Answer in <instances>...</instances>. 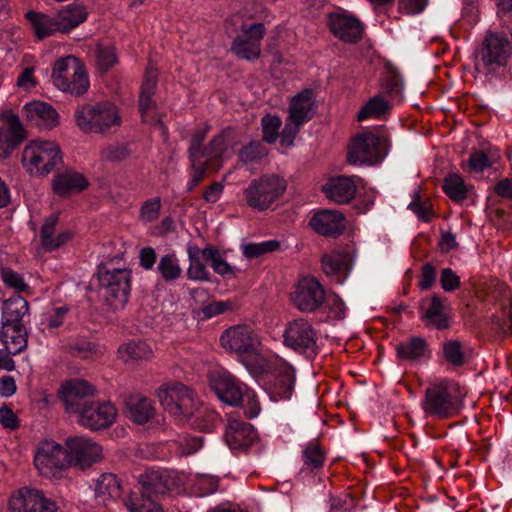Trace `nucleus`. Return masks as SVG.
<instances>
[{"label": "nucleus", "instance_id": "1a4fd4ad", "mask_svg": "<svg viewBox=\"0 0 512 512\" xmlns=\"http://www.w3.org/2000/svg\"><path fill=\"white\" fill-rule=\"evenodd\" d=\"M74 118L82 132L102 135L115 133L122 123L118 107L110 101L79 105Z\"/></svg>", "mask_w": 512, "mask_h": 512}, {"label": "nucleus", "instance_id": "ddd939ff", "mask_svg": "<svg viewBox=\"0 0 512 512\" xmlns=\"http://www.w3.org/2000/svg\"><path fill=\"white\" fill-rule=\"evenodd\" d=\"M52 80L63 92L83 95L89 88V79L78 59L72 55L58 59L53 66Z\"/></svg>", "mask_w": 512, "mask_h": 512}, {"label": "nucleus", "instance_id": "c9c22d12", "mask_svg": "<svg viewBox=\"0 0 512 512\" xmlns=\"http://www.w3.org/2000/svg\"><path fill=\"white\" fill-rule=\"evenodd\" d=\"M439 356L449 369L456 370L469 361V353L465 344L458 339H448L441 344Z\"/></svg>", "mask_w": 512, "mask_h": 512}, {"label": "nucleus", "instance_id": "423d86ee", "mask_svg": "<svg viewBox=\"0 0 512 512\" xmlns=\"http://www.w3.org/2000/svg\"><path fill=\"white\" fill-rule=\"evenodd\" d=\"M265 362L259 373L251 370L249 374L262 386L271 401L290 400L295 390V368L278 357L266 356Z\"/></svg>", "mask_w": 512, "mask_h": 512}, {"label": "nucleus", "instance_id": "0eeeda50", "mask_svg": "<svg viewBox=\"0 0 512 512\" xmlns=\"http://www.w3.org/2000/svg\"><path fill=\"white\" fill-rule=\"evenodd\" d=\"M219 341L226 351L237 355L248 372L252 370L259 373L266 364V356L259 350L258 336L249 325H235L224 330Z\"/></svg>", "mask_w": 512, "mask_h": 512}, {"label": "nucleus", "instance_id": "9d476101", "mask_svg": "<svg viewBox=\"0 0 512 512\" xmlns=\"http://www.w3.org/2000/svg\"><path fill=\"white\" fill-rule=\"evenodd\" d=\"M132 272L127 268L98 265L97 281L102 297L114 311L123 309L128 303L131 292Z\"/></svg>", "mask_w": 512, "mask_h": 512}, {"label": "nucleus", "instance_id": "f704fd0d", "mask_svg": "<svg viewBox=\"0 0 512 512\" xmlns=\"http://www.w3.org/2000/svg\"><path fill=\"white\" fill-rule=\"evenodd\" d=\"M29 312V304L19 294H15L4 302L2 324L3 327L16 328L20 331V325H24V317Z\"/></svg>", "mask_w": 512, "mask_h": 512}, {"label": "nucleus", "instance_id": "58836bf2", "mask_svg": "<svg viewBox=\"0 0 512 512\" xmlns=\"http://www.w3.org/2000/svg\"><path fill=\"white\" fill-rule=\"evenodd\" d=\"M129 512H164L160 501L140 491H131L123 500Z\"/></svg>", "mask_w": 512, "mask_h": 512}, {"label": "nucleus", "instance_id": "3c124183", "mask_svg": "<svg viewBox=\"0 0 512 512\" xmlns=\"http://www.w3.org/2000/svg\"><path fill=\"white\" fill-rule=\"evenodd\" d=\"M190 265L187 270V277L193 281H211L210 272L207 270L204 263H202L199 256V249L194 252L188 251Z\"/></svg>", "mask_w": 512, "mask_h": 512}, {"label": "nucleus", "instance_id": "72a5a7b5", "mask_svg": "<svg viewBox=\"0 0 512 512\" xmlns=\"http://www.w3.org/2000/svg\"><path fill=\"white\" fill-rule=\"evenodd\" d=\"M428 303L422 319L425 321L426 326H433L437 330H446L451 326V319L446 313L444 299L438 294L432 295L431 298H424L421 301L420 308L423 309L424 305Z\"/></svg>", "mask_w": 512, "mask_h": 512}, {"label": "nucleus", "instance_id": "4d7b16f0", "mask_svg": "<svg viewBox=\"0 0 512 512\" xmlns=\"http://www.w3.org/2000/svg\"><path fill=\"white\" fill-rule=\"evenodd\" d=\"M235 309V303L231 300L226 301H212L205 305L201 312L204 319H211L220 314L233 311Z\"/></svg>", "mask_w": 512, "mask_h": 512}, {"label": "nucleus", "instance_id": "6e6552de", "mask_svg": "<svg viewBox=\"0 0 512 512\" xmlns=\"http://www.w3.org/2000/svg\"><path fill=\"white\" fill-rule=\"evenodd\" d=\"M464 395L458 382L442 379L425 389L422 409L428 417L450 419L462 410Z\"/></svg>", "mask_w": 512, "mask_h": 512}, {"label": "nucleus", "instance_id": "aec40b11", "mask_svg": "<svg viewBox=\"0 0 512 512\" xmlns=\"http://www.w3.org/2000/svg\"><path fill=\"white\" fill-rule=\"evenodd\" d=\"M69 465L86 469L102 457L101 447L85 436H70L65 440Z\"/></svg>", "mask_w": 512, "mask_h": 512}, {"label": "nucleus", "instance_id": "69168bd1", "mask_svg": "<svg viewBox=\"0 0 512 512\" xmlns=\"http://www.w3.org/2000/svg\"><path fill=\"white\" fill-rule=\"evenodd\" d=\"M404 87L403 78L397 70L389 71L384 81L385 90L392 96L402 93Z\"/></svg>", "mask_w": 512, "mask_h": 512}, {"label": "nucleus", "instance_id": "8fccbe9b", "mask_svg": "<svg viewBox=\"0 0 512 512\" xmlns=\"http://www.w3.org/2000/svg\"><path fill=\"white\" fill-rule=\"evenodd\" d=\"M203 436L190 434L179 435L177 439L172 441L180 455L188 456L197 453L204 444Z\"/></svg>", "mask_w": 512, "mask_h": 512}, {"label": "nucleus", "instance_id": "bf43d9fd", "mask_svg": "<svg viewBox=\"0 0 512 512\" xmlns=\"http://www.w3.org/2000/svg\"><path fill=\"white\" fill-rule=\"evenodd\" d=\"M97 63L103 72L108 71L117 63L115 48L112 46L100 47L97 50Z\"/></svg>", "mask_w": 512, "mask_h": 512}, {"label": "nucleus", "instance_id": "c756f323", "mask_svg": "<svg viewBox=\"0 0 512 512\" xmlns=\"http://www.w3.org/2000/svg\"><path fill=\"white\" fill-rule=\"evenodd\" d=\"M316 111L314 92L310 88H305L291 98L288 118L304 125L314 117Z\"/></svg>", "mask_w": 512, "mask_h": 512}, {"label": "nucleus", "instance_id": "052dcab7", "mask_svg": "<svg viewBox=\"0 0 512 512\" xmlns=\"http://www.w3.org/2000/svg\"><path fill=\"white\" fill-rule=\"evenodd\" d=\"M69 311L70 308L67 305L54 308L46 315V328L54 330L62 327Z\"/></svg>", "mask_w": 512, "mask_h": 512}, {"label": "nucleus", "instance_id": "bb28decb", "mask_svg": "<svg viewBox=\"0 0 512 512\" xmlns=\"http://www.w3.org/2000/svg\"><path fill=\"white\" fill-rule=\"evenodd\" d=\"M89 185L90 182L86 176L73 168L57 172L52 180V190L61 198L80 194L88 189Z\"/></svg>", "mask_w": 512, "mask_h": 512}, {"label": "nucleus", "instance_id": "4c0bfd02", "mask_svg": "<svg viewBox=\"0 0 512 512\" xmlns=\"http://www.w3.org/2000/svg\"><path fill=\"white\" fill-rule=\"evenodd\" d=\"M38 39H44L56 31H60L57 16L52 18L44 13L29 10L25 14Z\"/></svg>", "mask_w": 512, "mask_h": 512}, {"label": "nucleus", "instance_id": "13d9d810", "mask_svg": "<svg viewBox=\"0 0 512 512\" xmlns=\"http://www.w3.org/2000/svg\"><path fill=\"white\" fill-rule=\"evenodd\" d=\"M130 153L128 143L109 145L102 151L103 157L110 162L123 161Z\"/></svg>", "mask_w": 512, "mask_h": 512}, {"label": "nucleus", "instance_id": "a18cd8bd", "mask_svg": "<svg viewBox=\"0 0 512 512\" xmlns=\"http://www.w3.org/2000/svg\"><path fill=\"white\" fill-rule=\"evenodd\" d=\"M390 110L389 103L381 95L370 98L358 112V121H365L369 118H380Z\"/></svg>", "mask_w": 512, "mask_h": 512}, {"label": "nucleus", "instance_id": "e433bc0d", "mask_svg": "<svg viewBox=\"0 0 512 512\" xmlns=\"http://www.w3.org/2000/svg\"><path fill=\"white\" fill-rule=\"evenodd\" d=\"M87 17L88 12L83 5L77 3L67 5L57 14L60 32H69L70 30L78 27L81 23L85 22Z\"/></svg>", "mask_w": 512, "mask_h": 512}, {"label": "nucleus", "instance_id": "7ed1b4c3", "mask_svg": "<svg viewBox=\"0 0 512 512\" xmlns=\"http://www.w3.org/2000/svg\"><path fill=\"white\" fill-rule=\"evenodd\" d=\"M157 397L164 410L180 421H189L199 431L211 432L218 421L214 411H196L195 393L180 382L162 385L157 390Z\"/></svg>", "mask_w": 512, "mask_h": 512}, {"label": "nucleus", "instance_id": "cd10ccee", "mask_svg": "<svg viewBox=\"0 0 512 512\" xmlns=\"http://www.w3.org/2000/svg\"><path fill=\"white\" fill-rule=\"evenodd\" d=\"M310 227L325 237H337L346 227L344 215L336 210L323 209L315 212L309 221Z\"/></svg>", "mask_w": 512, "mask_h": 512}, {"label": "nucleus", "instance_id": "de8ad7c7", "mask_svg": "<svg viewBox=\"0 0 512 512\" xmlns=\"http://www.w3.org/2000/svg\"><path fill=\"white\" fill-rule=\"evenodd\" d=\"M157 271L165 282H173L177 280L182 273L177 257L173 254H165L161 256Z\"/></svg>", "mask_w": 512, "mask_h": 512}, {"label": "nucleus", "instance_id": "dca6fc26", "mask_svg": "<svg viewBox=\"0 0 512 512\" xmlns=\"http://www.w3.org/2000/svg\"><path fill=\"white\" fill-rule=\"evenodd\" d=\"M139 484L141 487L137 491L161 501L164 496L179 490L182 479L175 470L151 468L139 476Z\"/></svg>", "mask_w": 512, "mask_h": 512}, {"label": "nucleus", "instance_id": "a878e982", "mask_svg": "<svg viewBox=\"0 0 512 512\" xmlns=\"http://www.w3.org/2000/svg\"><path fill=\"white\" fill-rule=\"evenodd\" d=\"M225 439L234 453L245 452L258 439V433L252 424L231 419L226 427Z\"/></svg>", "mask_w": 512, "mask_h": 512}, {"label": "nucleus", "instance_id": "680f3d73", "mask_svg": "<svg viewBox=\"0 0 512 512\" xmlns=\"http://www.w3.org/2000/svg\"><path fill=\"white\" fill-rule=\"evenodd\" d=\"M330 512H354L355 500L350 495L331 496L329 499Z\"/></svg>", "mask_w": 512, "mask_h": 512}, {"label": "nucleus", "instance_id": "f8f14e48", "mask_svg": "<svg viewBox=\"0 0 512 512\" xmlns=\"http://www.w3.org/2000/svg\"><path fill=\"white\" fill-rule=\"evenodd\" d=\"M21 161L31 175L44 176L62 164V153L54 142L35 140L24 148Z\"/></svg>", "mask_w": 512, "mask_h": 512}, {"label": "nucleus", "instance_id": "4468645a", "mask_svg": "<svg viewBox=\"0 0 512 512\" xmlns=\"http://www.w3.org/2000/svg\"><path fill=\"white\" fill-rule=\"evenodd\" d=\"M283 337V343L287 348L304 356L308 361H313L319 354L317 331L304 318H298L289 322Z\"/></svg>", "mask_w": 512, "mask_h": 512}, {"label": "nucleus", "instance_id": "2eb2a0df", "mask_svg": "<svg viewBox=\"0 0 512 512\" xmlns=\"http://www.w3.org/2000/svg\"><path fill=\"white\" fill-rule=\"evenodd\" d=\"M286 182L275 174L263 175L253 179L244 191L249 207L264 211L285 192Z\"/></svg>", "mask_w": 512, "mask_h": 512}, {"label": "nucleus", "instance_id": "b1692460", "mask_svg": "<svg viewBox=\"0 0 512 512\" xmlns=\"http://www.w3.org/2000/svg\"><path fill=\"white\" fill-rule=\"evenodd\" d=\"M21 116L30 126L40 130H50L58 125L59 114L56 109L44 101H31L26 103L21 110Z\"/></svg>", "mask_w": 512, "mask_h": 512}, {"label": "nucleus", "instance_id": "ea45409f", "mask_svg": "<svg viewBox=\"0 0 512 512\" xmlns=\"http://www.w3.org/2000/svg\"><path fill=\"white\" fill-rule=\"evenodd\" d=\"M67 353L73 357L86 361H95L99 355V346L85 337H78L66 345Z\"/></svg>", "mask_w": 512, "mask_h": 512}, {"label": "nucleus", "instance_id": "c03bdc74", "mask_svg": "<svg viewBox=\"0 0 512 512\" xmlns=\"http://www.w3.org/2000/svg\"><path fill=\"white\" fill-rule=\"evenodd\" d=\"M443 192L454 202L459 203L468 197V187L463 178L456 173L448 174L442 183Z\"/></svg>", "mask_w": 512, "mask_h": 512}, {"label": "nucleus", "instance_id": "20e7f679", "mask_svg": "<svg viewBox=\"0 0 512 512\" xmlns=\"http://www.w3.org/2000/svg\"><path fill=\"white\" fill-rule=\"evenodd\" d=\"M208 380L211 390L221 402L240 407L249 419H254L260 414L261 406L256 392L228 370L212 371Z\"/></svg>", "mask_w": 512, "mask_h": 512}, {"label": "nucleus", "instance_id": "79ce46f5", "mask_svg": "<svg viewBox=\"0 0 512 512\" xmlns=\"http://www.w3.org/2000/svg\"><path fill=\"white\" fill-rule=\"evenodd\" d=\"M325 459L326 451L319 444L318 440L313 439L305 445L302 451V460L305 469L310 472H316L323 467Z\"/></svg>", "mask_w": 512, "mask_h": 512}, {"label": "nucleus", "instance_id": "5fc2aeb1", "mask_svg": "<svg viewBox=\"0 0 512 512\" xmlns=\"http://www.w3.org/2000/svg\"><path fill=\"white\" fill-rule=\"evenodd\" d=\"M161 211V198L156 196L143 202L140 207L139 218L144 223L156 221Z\"/></svg>", "mask_w": 512, "mask_h": 512}, {"label": "nucleus", "instance_id": "412c9836", "mask_svg": "<svg viewBox=\"0 0 512 512\" xmlns=\"http://www.w3.org/2000/svg\"><path fill=\"white\" fill-rule=\"evenodd\" d=\"M10 512H56L57 505L36 488L23 487L9 500Z\"/></svg>", "mask_w": 512, "mask_h": 512}, {"label": "nucleus", "instance_id": "4be33fe9", "mask_svg": "<svg viewBox=\"0 0 512 512\" xmlns=\"http://www.w3.org/2000/svg\"><path fill=\"white\" fill-rule=\"evenodd\" d=\"M291 300L300 311L313 312L323 305L325 291L315 278H304L291 294Z\"/></svg>", "mask_w": 512, "mask_h": 512}, {"label": "nucleus", "instance_id": "7c9ffc66", "mask_svg": "<svg viewBox=\"0 0 512 512\" xmlns=\"http://www.w3.org/2000/svg\"><path fill=\"white\" fill-rule=\"evenodd\" d=\"M124 414L133 423L145 425L156 415L151 399L140 394H131L125 399Z\"/></svg>", "mask_w": 512, "mask_h": 512}, {"label": "nucleus", "instance_id": "0e129e2a", "mask_svg": "<svg viewBox=\"0 0 512 512\" xmlns=\"http://www.w3.org/2000/svg\"><path fill=\"white\" fill-rule=\"evenodd\" d=\"M302 126L303 124L292 121L287 117L285 125L279 135L281 145L285 147L293 145L294 139Z\"/></svg>", "mask_w": 512, "mask_h": 512}, {"label": "nucleus", "instance_id": "6ab92c4d", "mask_svg": "<svg viewBox=\"0 0 512 512\" xmlns=\"http://www.w3.org/2000/svg\"><path fill=\"white\" fill-rule=\"evenodd\" d=\"M265 35L263 23L255 22L249 26H242L239 34L233 39L231 52L239 59L255 61L261 54V40Z\"/></svg>", "mask_w": 512, "mask_h": 512}, {"label": "nucleus", "instance_id": "37998d69", "mask_svg": "<svg viewBox=\"0 0 512 512\" xmlns=\"http://www.w3.org/2000/svg\"><path fill=\"white\" fill-rule=\"evenodd\" d=\"M121 358L126 363L147 360L152 355L149 344L143 340H131L119 348Z\"/></svg>", "mask_w": 512, "mask_h": 512}, {"label": "nucleus", "instance_id": "774afa93", "mask_svg": "<svg viewBox=\"0 0 512 512\" xmlns=\"http://www.w3.org/2000/svg\"><path fill=\"white\" fill-rule=\"evenodd\" d=\"M460 278L451 268H444L440 275V284L445 292H454L460 287Z\"/></svg>", "mask_w": 512, "mask_h": 512}, {"label": "nucleus", "instance_id": "f03ea898", "mask_svg": "<svg viewBox=\"0 0 512 512\" xmlns=\"http://www.w3.org/2000/svg\"><path fill=\"white\" fill-rule=\"evenodd\" d=\"M93 386L83 379H71L59 390L65 410L76 417L77 422L91 430L99 431L110 427L117 416V409L111 402L91 399Z\"/></svg>", "mask_w": 512, "mask_h": 512}, {"label": "nucleus", "instance_id": "2f4dec72", "mask_svg": "<svg viewBox=\"0 0 512 512\" xmlns=\"http://www.w3.org/2000/svg\"><path fill=\"white\" fill-rule=\"evenodd\" d=\"M58 222L59 213L51 214L45 219L40 229L41 245L48 252L59 249L73 238L74 234L70 229L61 230L57 235H55Z\"/></svg>", "mask_w": 512, "mask_h": 512}, {"label": "nucleus", "instance_id": "39448f33", "mask_svg": "<svg viewBox=\"0 0 512 512\" xmlns=\"http://www.w3.org/2000/svg\"><path fill=\"white\" fill-rule=\"evenodd\" d=\"M392 139L385 126L360 131L352 138L347 159L350 164L376 166L389 155Z\"/></svg>", "mask_w": 512, "mask_h": 512}, {"label": "nucleus", "instance_id": "f257e3e1", "mask_svg": "<svg viewBox=\"0 0 512 512\" xmlns=\"http://www.w3.org/2000/svg\"><path fill=\"white\" fill-rule=\"evenodd\" d=\"M208 129V126L197 129L190 139L188 157L191 176L187 182V189L190 192L203 181L208 172L219 171L230 152H234L240 143L236 130L227 127L203 145Z\"/></svg>", "mask_w": 512, "mask_h": 512}, {"label": "nucleus", "instance_id": "f3484780", "mask_svg": "<svg viewBox=\"0 0 512 512\" xmlns=\"http://www.w3.org/2000/svg\"><path fill=\"white\" fill-rule=\"evenodd\" d=\"M34 465L39 473L49 479H60L70 466L63 446L53 441L41 443L34 456Z\"/></svg>", "mask_w": 512, "mask_h": 512}, {"label": "nucleus", "instance_id": "473e14b6", "mask_svg": "<svg viewBox=\"0 0 512 512\" xmlns=\"http://www.w3.org/2000/svg\"><path fill=\"white\" fill-rule=\"evenodd\" d=\"M397 358L409 363L429 360L432 352L429 343L420 336H411L395 346Z\"/></svg>", "mask_w": 512, "mask_h": 512}, {"label": "nucleus", "instance_id": "a211bd4d", "mask_svg": "<svg viewBox=\"0 0 512 512\" xmlns=\"http://www.w3.org/2000/svg\"><path fill=\"white\" fill-rule=\"evenodd\" d=\"M327 26L335 38L347 44H357L365 32L363 22L343 8H337L327 14Z\"/></svg>", "mask_w": 512, "mask_h": 512}, {"label": "nucleus", "instance_id": "a19ab883", "mask_svg": "<svg viewBox=\"0 0 512 512\" xmlns=\"http://www.w3.org/2000/svg\"><path fill=\"white\" fill-rule=\"evenodd\" d=\"M121 485L117 477L112 473H103L97 479L95 484V496L99 502L118 498L120 496Z\"/></svg>", "mask_w": 512, "mask_h": 512}, {"label": "nucleus", "instance_id": "864d4df0", "mask_svg": "<svg viewBox=\"0 0 512 512\" xmlns=\"http://www.w3.org/2000/svg\"><path fill=\"white\" fill-rule=\"evenodd\" d=\"M155 109L156 102L153 98V95L140 93L139 110L141 112L143 121L158 124L162 129H165L166 127L164 123L161 121L159 116L154 112Z\"/></svg>", "mask_w": 512, "mask_h": 512}, {"label": "nucleus", "instance_id": "6e6d98bb", "mask_svg": "<svg viewBox=\"0 0 512 512\" xmlns=\"http://www.w3.org/2000/svg\"><path fill=\"white\" fill-rule=\"evenodd\" d=\"M0 275L5 286L16 290L18 293L25 292L29 289L23 277L11 268L2 267L0 269Z\"/></svg>", "mask_w": 512, "mask_h": 512}, {"label": "nucleus", "instance_id": "49530a36", "mask_svg": "<svg viewBox=\"0 0 512 512\" xmlns=\"http://www.w3.org/2000/svg\"><path fill=\"white\" fill-rule=\"evenodd\" d=\"M281 247L280 241L276 239L265 240L262 242H250L241 246L242 254L247 259H255L266 254L275 252Z\"/></svg>", "mask_w": 512, "mask_h": 512}, {"label": "nucleus", "instance_id": "09e8293b", "mask_svg": "<svg viewBox=\"0 0 512 512\" xmlns=\"http://www.w3.org/2000/svg\"><path fill=\"white\" fill-rule=\"evenodd\" d=\"M267 155V148L259 140H251L238 151V158L243 164L259 163Z\"/></svg>", "mask_w": 512, "mask_h": 512}, {"label": "nucleus", "instance_id": "e2e57ef3", "mask_svg": "<svg viewBox=\"0 0 512 512\" xmlns=\"http://www.w3.org/2000/svg\"><path fill=\"white\" fill-rule=\"evenodd\" d=\"M407 209L413 211L419 219L429 222L432 216V208L428 202L423 201L418 193L415 194L414 199L409 203Z\"/></svg>", "mask_w": 512, "mask_h": 512}, {"label": "nucleus", "instance_id": "393cba45", "mask_svg": "<svg viewBox=\"0 0 512 512\" xmlns=\"http://www.w3.org/2000/svg\"><path fill=\"white\" fill-rule=\"evenodd\" d=\"M321 265L327 277L343 284L353 269L354 259L349 251L335 250L322 255Z\"/></svg>", "mask_w": 512, "mask_h": 512}, {"label": "nucleus", "instance_id": "9b49d317", "mask_svg": "<svg viewBox=\"0 0 512 512\" xmlns=\"http://www.w3.org/2000/svg\"><path fill=\"white\" fill-rule=\"evenodd\" d=\"M510 51V44L505 37L488 32L474 51L475 69L478 73L487 76L502 75L506 69Z\"/></svg>", "mask_w": 512, "mask_h": 512}, {"label": "nucleus", "instance_id": "338daca9", "mask_svg": "<svg viewBox=\"0 0 512 512\" xmlns=\"http://www.w3.org/2000/svg\"><path fill=\"white\" fill-rule=\"evenodd\" d=\"M219 486V478L212 475H202L197 479L195 484L200 496H207L217 491Z\"/></svg>", "mask_w": 512, "mask_h": 512}, {"label": "nucleus", "instance_id": "5701e85b", "mask_svg": "<svg viewBox=\"0 0 512 512\" xmlns=\"http://www.w3.org/2000/svg\"><path fill=\"white\" fill-rule=\"evenodd\" d=\"M7 129L0 128V160L6 159L26 139V131L20 118L13 111L2 114Z\"/></svg>", "mask_w": 512, "mask_h": 512}, {"label": "nucleus", "instance_id": "603ef678", "mask_svg": "<svg viewBox=\"0 0 512 512\" xmlns=\"http://www.w3.org/2000/svg\"><path fill=\"white\" fill-rule=\"evenodd\" d=\"M282 120L279 116L265 114L261 119L263 141L268 144H274L280 135Z\"/></svg>", "mask_w": 512, "mask_h": 512}, {"label": "nucleus", "instance_id": "c85d7f7f", "mask_svg": "<svg viewBox=\"0 0 512 512\" xmlns=\"http://www.w3.org/2000/svg\"><path fill=\"white\" fill-rule=\"evenodd\" d=\"M322 191L330 201L347 204L357 193L356 177L346 175L330 177L323 185Z\"/></svg>", "mask_w": 512, "mask_h": 512}]
</instances>
